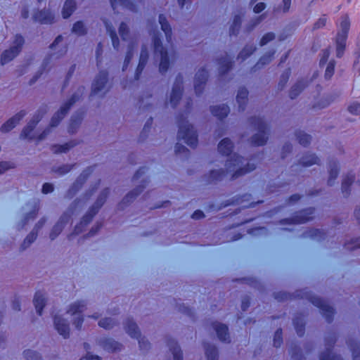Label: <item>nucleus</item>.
<instances>
[{
    "label": "nucleus",
    "mask_w": 360,
    "mask_h": 360,
    "mask_svg": "<svg viewBox=\"0 0 360 360\" xmlns=\"http://www.w3.org/2000/svg\"><path fill=\"white\" fill-rule=\"evenodd\" d=\"M248 122L258 133L252 135L250 143L255 146H262L266 144L269 139V127L262 118L259 117H250Z\"/></svg>",
    "instance_id": "nucleus-5"
},
{
    "label": "nucleus",
    "mask_w": 360,
    "mask_h": 360,
    "mask_svg": "<svg viewBox=\"0 0 360 360\" xmlns=\"http://www.w3.org/2000/svg\"><path fill=\"white\" fill-rule=\"evenodd\" d=\"M183 94V90L180 89L172 88L169 102L173 108H175L180 101Z\"/></svg>",
    "instance_id": "nucleus-49"
},
{
    "label": "nucleus",
    "mask_w": 360,
    "mask_h": 360,
    "mask_svg": "<svg viewBox=\"0 0 360 360\" xmlns=\"http://www.w3.org/2000/svg\"><path fill=\"white\" fill-rule=\"evenodd\" d=\"M242 23V17L240 15H235L233 23L229 29V34L231 36H236L239 33Z\"/></svg>",
    "instance_id": "nucleus-45"
},
{
    "label": "nucleus",
    "mask_w": 360,
    "mask_h": 360,
    "mask_svg": "<svg viewBox=\"0 0 360 360\" xmlns=\"http://www.w3.org/2000/svg\"><path fill=\"white\" fill-rule=\"evenodd\" d=\"M167 345L173 355L174 360L183 359L182 351L175 340L168 338L167 340Z\"/></svg>",
    "instance_id": "nucleus-28"
},
{
    "label": "nucleus",
    "mask_w": 360,
    "mask_h": 360,
    "mask_svg": "<svg viewBox=\"0 0 360 360\" xmlns=\"http://www.w3.org/2000/svg\"><path fill=\"white\" fill-rule=\"evenodd\" d=\"M86 304L85 301L80 300L72 304L68 310V313L71 314L72 315L79 314V316L75 317L73 321V325L77 330H80L82 326L84 318L81 314L86 309Z\"/></svg>",
    "instance_id": "nucleus-13"
},
{
    "label": "nucleus",
    "mask_w": 360,
    "mask_h": 360,
    "mask_svg": "<svg viewBox=\"0 0 360 360\" xmlns=\"http://www.w3.org/2000/svg\"><path fill=\"white\" fill-rule=\"evenodd\" d=\"M54 15L49 9L39 10L32 15L33 21L40 24L49 25L54 22Z\"/></svg>",
    "instance_id": "nucleus-17"
},
{
    "label": "nucleus",
    "mask_w": 360,
    "mask_h": 360,
    "mask_svg": "<svg viewBox=\"0 0 360 360\" xmlns=\"http://www.w3.org/2000/svg\"><path fill=\"white\" fill-rule=\"evenodd\" d=\"M208 79V72L205 68H202L195 74L194 79V90L195 94L199 96L202 94L205 85Z\"/></svg>",
    "instance_id": "nucleus-15"
},
{
    "label": "nucleus",
    "mask_w": 360,
    "mask_h": 360,
    "mask_svg": "<svg viewBox=\"0 0 360 360\" xmlns=\"http://www.w3.org/2000/svg\"><path fill=\"white\" fill-rule=\"evenodd\" d=\"M355 179V175L353 172H349L343 178L342 182V193L345 198H347L350 195L351 189L350 187L354 183Z\"/></svg>",
    "instance_id": "nucleus-25"
},
{
    "label": "nucleus",
    "mask_w": 360,
    "mask_h": 360,
    "mask_svg": "<svg viewBox=\"0 0 360 360\" xmlns=\"http://www.w3.org/2000/svg\"><path fill=\"white\" fill-rule=\"evenodd\" d=\"M347 39L337 37L335 39V46H336V56L338 58H342L344 55L345 48H346V42Z\"/></svg>",
    "instance_id": "nucleus-50"
},
{
    "label": "nucleus",
    "mask_w": 360,
    "mask_h": 360,
    "mask_svg": "<svg viewBox=\"0 0 360 360\" xmlns=\"http://www.w3.org/2000/svg\"><path fill=\"white\" fill-rule=\"evenodd\" d=\"M134 56V44L132 43H130L128 45L127 47V51L126 53V56L124 58L123 67H122V71H125L129 65L131 60L132 59Z\"/></svg>",
    "instance_id": "nucleus-56"
},
{
    "label": "nucleus",
    "mask_w": 360,
    "mask_h": 360,
    "mask_svg": "<svg viewBox=\"0 0 360 360\" xmlns=\"http://www.w3.org/2000/svg\"><path fill=\"white\" fill-rule=\"evenodd\" d=\"M108 79V73L106 70H101L96 75L91 86V96H95L102 91Z\"/></svg>",
    "instance_id": "nucleus-16"
},
{
    "label": "nucleus",
    "mask_w": 360,
    "mask_h": 360,
    "mask_svg": "<svg viewBox=\"0 0 360 360\" xmlns=\"http://www.w3.org/2000/svg\"><path fill=\"white\" fill-rule=\"evenodd\" d=\"M248 96V91L245 87H240L238 91L236 101L238 104V110L243 112L245 109Z\"/></svg>",
    "instance_id": "nucleus-30"
},
{
    "label": "nucleus",
    "mask_w": 360,
    "mask_h": 360,
    "mask_svg": "<svg viewBox=\"0 0 360 360\" xmlns=\"http://www.w3.org/2000/svg\"><path fill=\"white\" fill-rule=\"evenodd\" d=\"M336 342L335 333L329 334L325 338L326 350L321 353L320 360H343L340 355L332 353V349Z\"/></svg>",
    "instance_id": "nucleus-12"
},
{
    "label": "nucleus",
    "mask_w": 360,
    "mask_h": 360,
    "mask_svg": "<svg viewBox=\"0 0 360 360\" xmlns=\"http://www.w3.org/2000/svg\"><path fill=\"white\" fill-rule=\"evenodd\" d=\"M72 31L78 36H84L87 33V30L82 21H77L75 22Z\"/></svg>",
    "instance_id": "nucleus-54"
},
{
    "label": "nucleus",
    "mask_w": 360,
    "mask_h": 360,
    "mask_svg": "<svg viewBox=\"0 0 360 360\" xmlns=\"http://www.w3.org/2000/svg\"><path fill=\"white\" fill-rule=\"evenodd\" d=\"M24 44V37L20 34H15L14 36L11 46L9 49L4 51L1 54V65H4L16 58L21 52Z\"/></svg>",
    "instance_id": "nucleus-9"
},
{
    "label": "nucleus",
    "mask_w": 360,
    "mask_h": 360,
    "mask_svg": "<svg viewBox=\"0 0 360 360\" xmlns=\"http://www.w3.org/2000/svg\"><path fill=\"white\" fill-rule=\"evenodd\" d=\"M53 322L55 328L58 333L65 339L68 338L70 336V326L68 321L58 315H54Z\"/></svg>",
    "instance_id": "nucleus-21"
},
{
    "label": "nucleus",
    "mask_w": 360,
    "mask_h": 360,
    "mask_svg": "<svg viewBox=\"0 0 360 360\" xmlns=\"http://www.w3.org/2000/svg\"><path fill=\"white\" fill-rule=\"evenodd\" d=\"M84 91V87L81 86L78 89L77 91L74 93L70 99L65 102L63 106L58 110L51 117L50 122V127H57L60 121L64 118L67 113L70 110L71 107L80 99Z\"/></svg>",
    "instance_id": "nucleus-7"
},
{
    "label": "nucleus",
    "mask_w": 360,
    "mask_h": 360,
    "mask_svg": "<svg viewBox=\"0 0 360 360\" xmlns=\"http://www.w3.org/2000/svg\"><path fill=\"white\" fill-rule=\"evenodd\" d=\"M245 159L234 153L229 159L226 162L225 167L227 172H234L232 175V179H237L247 173H249L255 169L256 165L254 163L248 162L245 165H243Z\"/></svg>",
    "instance_id": "nucleus-4"
},
{
    "label": "nucleus",
    "mask_w": 360,
    "mask_h": 360,
    "mask_svg": "<svg viewBox=\"0 0 360 360\" xmlns=\"http://www.w3.org/2000/svg\"><path fill=\"white\" fill-rule=\"evenodd\" d=\"M149 180L148 179H143L141 180V184L136 187L134 189L129 192L122 200L119 204V208L123 210L124 207L127 206L129 203L134 201L136 198L140 195L146 187Z\"/></svg>",
    "instance_id": "nucleus-14"
},
{
    "label": "nucleus",
    "mask_w": 360,
    "mask_h": 360,
    "mask_svg": "<svg viewBox=\"0 0 360 360\" xmlns=\"http://www.w3.org/2000/svg\"><path fill=\"white\" fill-rule=\"evenodd\" d=\"M23 355L26 360H43L41 356L38 352L31 349L25 350Z\"/></svg>",
    "instance_id": "nucleus-63"
},
{
    "label": "nucleus",
    "mask_w": 360,
    "mask_h": 360,
    "mask_svg": "<svg viewBox=\"0 0 360 360\" xmlns=\"http://www.w3.org/2000/svg\"><path fill=\"white\" fill-rule=\"evenodd\" d=\"M25 110H22L14 116L8 119L1 127V131L2 133H7L11 131L20 122V121L26 115Z\"/></svg>",
    "instance_id": "nucleus-19"
},
{
    "label": "nucleus",
    "mask_w": 360,
    "mask_h": 360,
    "mask_svg": "<svg viewBox=\"0 0 360 360\" xmlns=\"http://www.w3.org/2000/svg\"><path fill=\"white\" fill-rule=\"evenodd\" d=\"M159 23L160 24L162 30L165 34L167 41L171 43L172 36V27L164 14H160Z\"/></svg>",
    "instance_id": "nucleus-34"
},
{
    "label": "nucleus",
    "mask_w": 360,
    "mask_h": 360,
    "mask_svg": "<svg viewBox=\"0 0 360 360\" xmlns=\"http://www.w3.org/2000/svg\"><path fill=\"white\" fill-rule=\"evenodd\" d=\"M94 167H89L86 169H85L80 175L77 178L76 181L74 182V184L77 186L79 188H82L83 184L86 182L88 177L90 176V174L94 172Z\"/></svg>",
    "instance_id": "nucleus-43"
},
{
    "label": "nucleus",
    "mask_w": 360,
    "mask_h": 360,
    "mask_svg": "<svg viewBox=\"0 0 360 360\" xmlns=\"http://www.w3.org/2000/svg\"><path fill=\"white\" fill-rule=\"evenodd\" d=\"M71 215L68 212H64L60 217L58 222L53 226V229L49 235V238L51 240H53L57 236L62 232L65 224H67Z\"/></svg>",
    "instance_id": "nucleus-18"
},
{
    "label": "nucleus",
    "mask_w": 360,
    "mask_h": 360,
    "mask_svg": "<svg viewBox=\"0 0 360 360\" xmlns=\"http://www.w3.org/2000/svg\"><path fill=\"white\" fill-rule=\"evenodd\" d=\"M293 325L297 335L302 337L305 332V322L304 316L301 314H297L293 319Z\"/></svg>",
    "instance_id": "nucleus-37"
},
{
    "label": "nucleus",
    "mask_w": 360,
    "mask_h": 360,
    "mask_svg": "<svg viewBox=\"0 0 360 360\" xmlns=\"http://www.w3.org/2000/svg\"><path fill=\"white\" fill-rule=\"evenodd\" d=\"M37 235L38 232L33 229L25 238L21 245V249L24 250L28 248L37 239Z\"/></svg>",
    "instance_id": "nucleus-52"
},
{
    "label": "nucleus",
    "mask_w": 360,
    "mask_h": 360,
    "mask_svg": "<svg viewBox=\"0 0 360 360\" xmlns=\"http://www.w3.org/2000/svg\"><path fill=\"white\" fill-rule=\"evenodd\" d=\"M319 158L313 153H306L300 160V164L304 167H309L312 165H319Z\"/></svg>",
    "instance_id": "nucleus-40"
},
{
    "label": "nucleus",
    "mask_w": 360,
    "mask_h": 360,
    "mask_svg": "<svg viewBox=\"0 0 360 360\" xmlns=\"http://www.w3.org/2000/svg\"><path fill=\"white\" fill-rule=\"evenodd\" d=\"M76 9V2L75 0H66L62 10L63 18H68Z\"/></svg>",
    "instance_id": "nucleus-42"
},
{
    "label": "nucleus",
    "mask_w": 360,
    "mask_h": 360,
    "mask_svg": "<svg viewBox=\"0 0 360 360\" xmlns=\"http://www.w3.org/2000/svg\"><path fill=\"white\" fill-rule=\"evenodd\" d=\"M110 194L109 188H104L98 196L96 202L90 207L88 212L83 216L79 224L76 225L72 234L81 233L85 227L92 221L94 217L98 212L99 210L105 202Z\"/></svg>",
    "instance_id": "nucleus-2"
},
{
    "label": "nucleus",
    "mask_w": 360,
    "mask_h": 360,
    "mask_svg": "<svg viewBox=\"0 0 360 360\" xmlns=\"http://www.w3.org/2000/svg\"><path fill=\"white\" fill-rule=\"evenodd\" d=\"M276 53L275 50L269 51V52L266 53L264 55H263L259 60V61L257 63V64L254 66L253 70L256 71L257 69L261 68L264 65L269 64L272 58H274V56Z\"/></svg>",
    "instance_id": "nucleus-41"
},
{
    "label": "nucleus",
    "mask_w": 360,
    "mask_h": 360,
    "mask_svg": "<svg viewBox=\"0 0 360 360\" xmlns=\"http://www.w3.org/2000/svg\"><path fill=\"white\" fill-rule=\"evenodd\" d=\"M124 330L126 333L132 338L139 340V345L141 350L148 351L150 348V343L145 337L141 336L140 330L137 324L131 319H127L124 323Z\"/></svg>",
    "instance_id": "nucleus-10"
},
{
    "label": "nucleus",
    "mask_w": 360,
    "mask_h": 360,
    "mask_svg": "<svg viewBox=\"0 0 360 360\" xmlns=\"http://www.w3.org/2000/svg\"><path fill=\"white\" fill-rule=\"evenodd\" d=\"M84 91V87L81 86L78 89L77 91L74 93L70 99L65 102L63 106L58 110L51 117L50 122V127H57L60 121L64 118L67 113L70 110L71 107L80 99Z\"/></svg>",
    "instance_id": "nucleus-8"
},
{
    "label": "nucleus",
    "mask_w": 360,
    "mask_h": 360,
    "mask_svg": "<svg viewBox=\"0 0 360 360\" xmlns=\"http://www.w3.org/2000/svg\"><path fill=\"white\" fill-rule=\"evenodd\" d=\"M225 174L226 172L222 169L212 170L210 172L207 181L212 183L215 181H221Z\"/></svg>",
    "instance_id": "nucleus-51"
},
{
    "label": "nucleus",
    "mask_w": 360,
    "mask_h": 360,
    "mask_svg": "<svg viewBox=\"0 0 360 360\" xmlns=\"http://www.w3.org/2000/svg\"><path fill=\"white\" fill-rule=\"evenodd\" d=\"M212 327L216 331L218 339L222 342H230L229 328L226 324L215 321L212 323Z\"/></svg>",
    "instance_id": "nucleus-23"
},
{
    "label": "nucleus",
    "mask_w": 360,
    "mask_h": 360,
    "mask_svg": "<svg viewBox=\"0 0 360 360\" xmlns=\"http://www.w3.org/2000/svg\"><path fill=\"white\" fill-rule=\"evenodd\" d=\"M290 354L292 360H302L303 354L300 347L297 345L292 346L290 349Z\"/></svg>",
    "instance_id": "nucleus-62"
},
{
    "label": "nucleus",
    "mask_w": 360,
    "mask_h": 360,
    "mask_svg": "<svg viewBox=\"0 0 360 360\" xmlns=\"http://www.w3.org/2000/svg\"><path fill=\"white\" fill-rule=\"evenodd\" d=\"M336 62L334 59L330 60L327 65L324 73V78L326 80H329L332 78L335 72V67Z\"/></svg>",
    "instance_id": "nucleus-57"
},
{
    "label": "nucleus",
    "mask_w": 360,
    "mask_h": 360,
    "mask_svg": "<svg viewBox=\"0 0 360 360\" xmlns=\"http://www.w3.org/2000/svg\"><path fill=\"white\" fill-rule=\"evenodd\" d=\"M98 344L105 350L108 352L120 351L122 349V344L110 338H101L98 340Z\"/></svg>",
    "instance_id": "nucleus-22"
},
{
    "label": "nucleus",
    "mask_w": 360,
    "mask_h": 360,
    "mask_svg": "<svg viewBox=\"0 0 360 360\" xmlns=\"http://www.w3.org/2000/svg\"><path fill=\"white\" fill-rule=\"evenodd\" d=\"M47 109L48 108L46 105L40 108L30 120V122L34 124V126L36 127L43 117L44 115L46 113Z\"/></svg>",
    "instance_id": "nucleus-58"
},
{
    "label": "nucleus",
    "mask_w": 360,
    "mask_h": 360,
    "mask_svg": "<svg viewBox=\"0 0 360 360\" xmlns=\"http://www.w3.org/2000/svg\"><path fill=\"white\" fill-rule=\"evenodd\" d=\"M219 65V75L220 79H222L223 77L232 68L233 61L232 58L226 53L224 57H221L217 60Z\"/></svg>",
    "instance_id": "nucleus-24"
},
{
    "label": "nucleus",
    "mask_w": 360,
    "mask_h": 360,
    "mask_svg": "<svg viewBox=\"0 0 360 360\" xmlns=\"http://www.w3.org/2000/svg\"><path fill=\"white\" fill-rule=\"evenodd\" d=\"M77 145V143L75 141H71L68 143H65L63 145L59 144H55L53 145L51 147V150L54 153H66L70 149L73 148Z\"/></svg>",
    "instance_id": "nucleus-44"
},
{
    "label": "nucleus",
    "mask_w": 360,
    "mask_h": 360,
    "mask_svg": "<svg viewBox=\"0 0 360 360\" xmlns=\"http://www.w3.org/2000/svg\"><path fill=\"white\" fill-rule=\"evenodd\" d=\"M103 21L105 26L107 32L111 38L112 44L114 49L117 50L120 45V41L115 28L113 27L112 23L108 20L103 19Z\"/></svg>",
    "instance_id": "nucleus-32"
},
{
    "label": "nucleus",
    "mask_w": 360,
    "mask_h": 360,
    "mask_svg": "<svg viewBox=\"0 0 360 360\" xmlns=\"http://www.w3.org/2000/svg\"><path fill=\"white\" fill-rule=\"evenodd\" d=\"M33 303L35 307L37 313L39 316H41L43 309L46 304L44 295L40 291L36 292L34 297Z\"/></svg>",
    "instance_id": "nucleus-36"
},
{
    "label": "nucleus",
    "mask_w": 360,
    "mask_h": 360,
    "mask_svg": "<svg viewBox=\"0 0 360 360\" xmlns=\"http://www.w3.org/2000/svg\"><path fill=\"white\" fill-rule=\"evenodd\" d=\"M256 50V47L253 45H246L239 53L238 58L245 60L251 56Z\"/></svg>",
    "instance_id": "nucleus-53"
},
{
    "label": "nucleus",
    "mask_w": 360,
    "mask_h": 360,
    "mask_svg": "<svg viewBox=\"0 0 360 360\" xmlns=\"http://www.w3.org/2000/svg\"><path fill=\"white\" fill-rule=\"evenodd\" d=\"M307 86V82L304 79L298 80L290 89L289 96L291 99L295 98Z\"/></svg>",
    "instance_id": "nucleus-38"
},
{
    "label": "nucleus",
    "mask_w": 360,
    "mask_h": 360,
    "mask_svg": "<svg viewBox=\"0 0 360 360\" xmlns=\"http://www.w3.org/2000/svg\"><path fill=\"white\" fill-rule=\"evenodd\" d=\"M203 347L207 360H218L219 353L216 346L204 342Z\"/></svg>",
    "instance_id": "nucleus-39"
},
{
    "label": "nucleus",
    "mask_w": 360,
    "mask_h": 360,
    "mask_svg": "<svg viewBox=\"0 0 360 360\" xmlns=\"http://www.w3.org/2000/svg\"><path fill=\"white\" fill-rule=\"evenodd\" d=\"M212 114L219 120H222L226 117L230 112L229 107L226 104L214 105L210 108Z\"/></svg>",
    "instance_id": "nucleus-29"
},
{
    "label": "nucleus",
    "mask_w": 360,
    "mask_h": 360,
    "mask_svg": "<svg viewBox=\"0 0 360 360\" xmlns=\"http://www.w3.org/2000/svg\"><path fill=\"white\" fill-rule=\"evenodd\" d=\"M339 165L336 160H330L329 162V178L328 179V185L332 186L334 185L335 180L338 178L339 174Z\"/></svg>",
    "instance_id": "nucleus-31"
},
{
    "label": "nucleus",
    "mask_w": 360,
    "mask_h": 360,
    "mask_svg": "<svg viewBox=\"0 0 360 360\" xmlns=\"http://www.w3.org/2000/svg\"><path fill=\"white\" fill-rule=\"evenodd\" d=\"M266 18L265 14L256 17L251 20L249 24L246 27V31L248 32H251L257 25H259Z\"/></svg>",
    "instance_id": "nucleus-61"
},
{
    "label": "nucleus",
    "mask_w": 360,
    "mask_h": 360,
    "mask_svg": "<svg viewBox=\"0 0 360 360\" xmlns=\"http://www.w3.org/2000/svg\"><path fill=\"white\" fill-rule=\"evenodd\" d=\"M233 143L229 138L223 139L218 144V150L223 155L228 156L233 151Z\"/></svg>",
    "instance_id": "nucleus-33"
},
{
    "label": "nucleus",
    "mask_w": 360,
    "mask_h": 360,
    "mask_svg": "<svg viewBox=\"0 0 360 360\" xmlns=\"http://www.w3.org/2000/svg\"><path fill=\"white\" fill-rule=\"evenodd\" d=\"M274 297L278 302L297 298L306 299L321 309L323 316L326 319L328 323H331L333 320L335 314L334 309L328 305L325 300H322L319 297L312 295L307 289L296 290L293 294L283 291L276 292L274 293Z\"/></svg>",
    "instance_id": "nucleus-1"
},
{
    "label": "nucleus",
    "mask_w": 360,
    "mask_h": 360,
    "mask_svg": "<svg viewBox=\"0 0 360 360\" xmlns=\"http://www.w3.org/2000/svg\"><path fill=\"white\" fill-rule=\"evenodd\" d=\"M153 42L154 48V56L155 58H160V62L159 65V71L160 73H165L169 67V59L168 56L167 51L165 49L162 45L160 34L157 32L154 33L153 36Z\"/></svg>",
    "instance_id": "nucleus-6"
},
{
    "label": "nucleus",
    "mask_w": 360,
    "mask_h": 360,
    "mask_svg": "<svg viewBox=\"0 0 360 360\" xmlns=\"http://www.w3.org/2000/svg\"><path fill=\"white\" fill-rule=\"evenodd\" d=\"M350 28V20L347 15L341 17L340 23V30L337 33V37L347 39L348 33Z\"/></svg>",
    "instance_id": "nucleus-27"
},
{
    "label": "nucleus",
    "mask_w": 360,
    "mask_h": 360,
    "mask_svg": "<svg viewBox=\"0 0 360 360\" xmlns=\"http://www.w3.org/2000/svg\"><path fill=\"white\" fill-rule=\"evenodd\" d=\"M326 233L319 229H311L302 233L303 238H309L317 241H321L326 238Z\"/></svg>",
    "instance_id": "nucleus-35"
},
{
    "label": "nucleus",
    "mask_w": 360,
    "mask_h": 360,
    "mask_svg": "<svg viewBox=\"0 0 360 360\" xmlns=\"http://www.w3.org/2000/svg\"><path fill=\"white\" fill-rule=\"evenodd\" d=\"M116 325L117 322L112 318H104L98 321V326L107 330L112 329Z\"/></svg>",
    "instance_id": "nucleus-55"
},
{
    "label": "nucleus",
    "mask_w": 360,
    "mask_h": 360,
    "mask_svg": "<svg viewBox=\"0 0 360 360\" xmlns=\"http://www.w3.org/2000/svg\"><path fill=\"white\" fill-rule=\"evenodd\" d=\"M345 248L349 250L360 248V237L353 238L349 242L345 243Z\"/></svg>",
    "instance_id": "nucleus-64"
},
{
    "label": "nucleus",
    "mask_w": 360,
    "mask_h": 360,
    "mask_svg": "<svg viewBox=\"0 0 360 360\" xmlns=\"http://www.w3.org/2000/svg\"><path fill=\"white\" fill-rule=\"evenodd\" d=\"M110 2L111 7L115 12L118 4L132 12H136L137 5L141 4L143 3V0H110Z\"/></svg>",
    "instance_id": "nucleus-20"
},
{
    "label": "nucleus",
    "mask_w": 360,
    "mask_h": 360,
    "mask_svg": "<svg viewBox=\"0 0 360 360\" xmlns=\"http://www.w3.org/2000/svg\"><path fill=\"white\" fill-rule=\"evenodd\" d=\"M295 136L299 142V143L304 147H307L309 146L311 141V136L309 134H306L302 131H297L295 132Z\"/></svg>",
    "instance_id": "nucleus-48"
},
{
    "label": "nucleus",
    "mask_w": 360,
    "mask_h": 360,
    "mask_svg": "<svg viewBox=\"0 0 360 360\" xmlns=\"http://www.w3.org/2000/svg\"><path fill=\"white\" fill-rule=\"evenodd\" d=\"M290 74H291V71H290V68L285 70L282 73V75H281V77H280L278 84V88L279 90H282L284 88V86H285V84H287V82L289 79Z\"/></svg>",
    "instance_id": "nucleus-59"
},
{
    "label": "nucleus",
    "mask_w": 360,
    "mask_h": 360,
    "mask_svg": "<svg viewBox=\"0 0 360 360\" xmlns=\"http://www.w3.org/2000/svg\"><path fill=\"white\" fill-rule=\"evenodd\" d=\"M347 344L352 353L353 360H360L359 344L352 339H349L347 341Z\"/></svg>",
    "instance_id": "nucleus-46"
},
{
    "label": "nucleus",
    "mask_w": 360,
    "mask_h": 360,
    "mask_svg": "<svg viewBox=\"0 0 360 360\" xmlns=\"http://www.w3.org/2000/svg\"><path fill=\"white\" fill-rule=\"evenodd\" d=\"M49 58H46L42 63L41 69L37 72V74L33 76V77L30 81V84L32 85L34 84L37 79L41 77V75L43 74V72L44 71L45 68L49 63Z\"/></svg>",
    "instance_id": "nucleus-60"
},
{
    "label": "nucleus",
    "mask_w": 360,
    "mask_h": 360,
    "mask_svg": "<svg viewBox=\"0 0 360 360\" xmlns=\"http://www.w3.org/2000/svg\"><path fill=\"white\" fill-rule=\"evenodd\" d=\"M36 127L34 126V124H32L31 122H28L27 124L22 129L20 134V138L21 139H30L33 140L35 139V136L34 135H31L33 130Z\"/></svg>",
    "instance_id": "nucleus-47"
},
{
    "label": "nucleus",
    "mask_w": 360,
    "mask_h": 360,
    "mask_svg": "<svg viewBox=\"0 0 360 360\" xmlns=\"http://www.w3.org/2000/svg\"><path fill=\"white\" fill-rule=\"evenodd\" d=\"M315 208L308 207L296 212L291 218L283 219L280 221L281 224H304L313 219Z\"/></svg>",
    "instance_id": "nucleus-11"
},
{
    "label": "nucleus",
    "mask_w": 360,
    "mask_h": 360,
    "mask_svg": "<svg viewBox=\"0 0 360 360\" xmlns=\"http://www.w3.org/2000/svg\"><path fill=\"white\" fill-rule=\"evenodd\" d=\"M83 115L84 112L82 111H77L72 115L68 126V132L70 134H75L77 131L83 120Z\"/></svg>",
    "instance_id": "nucleus-26"
},
{
    "label": "nucleus",
    "mask_w": 360,
    "mask_h": 360,
    "mask_svg": "<svg viewBox=\"0 0 360 360\" xmlns=\"http://www.w3.org/2000/svg\"><path fill=\"white\" fill-rule=\"evenodd\" d=\"M179 127L177 134L178 140H184L191 148H195L198 145V134L193 126L191 124L184 115H179L176 117Z\"/></svg>",
    "instance_id": "nucleus-3"
}]
</instances>
